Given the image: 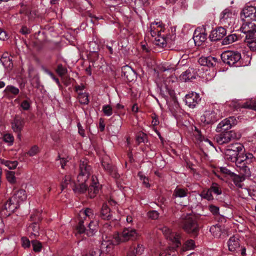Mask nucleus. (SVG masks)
<instances>
[{
	"instance_id": "nucleus-1",
	"label": "nucleus",
	"mask_w": 256,
	"mask_h": 256,
	"mask_svg": "<svg viewBox=\"0 0 256 256\" xmlns=\"http://www.w3.org/2000/svg\"><path fill=\"white\" fill-rule=\"evenodd\" d=\"M92 173V168L88 165L86 160H80L79 168V173L77 176L76 181L72 180L70 174H66L61 184L62 190L65 188H71L75 193H84L88 189L86 184Z\"/></svg>"
},
{
	"instance_id": "nucleus-2",
	"label": "nucleus",
	"mask_w": 256,
	"mask_h": 256,
	"mask_svg": "<svg viewBox=\"0 0 256 256\" xmlns=\"http://www.w3.org/2000/svg\"><path fill=\"white\" fill-rule=\"evenodd\" d=\"M138 234L134 228H126L120 233H117L113 236L103 235L100 244V250L104 252L108 253L112 250L114 246L130 240H135Z\"/></svg>"
},
{
	"instance_id": "nucleus-3",
	"label": "nucleus",
	"mask_w": 256,
	"mask_h": 256,
	"mask_svg": "<svg viewBox=\"0 0 256 256\" xmlns=\"http://www.w3.org/2000/svg\"><path fill=\"white\" fill-rule=\"evenodd\" d=\"M180 226L188 234L196 236L199 227L194 215L192 214H183L179 220Z\"/></svg>"
},
{
	"instance_id": "nucleus-4",
	"label": "nucleus",
	"mask_w": 256,
	"mask_h": 256,
	"mask_svg": "<svg viewBox=\"0 0 256 256\" xmlns=\"http://www.w3.org/2000/svg\"><path fill=\"white\" fill-rule=\"evenodd\" d=\"M27 194L24 190L16 191L4 204V210L7 211L6 215H10L18 208L20 204L26 200Z\"/></svg>"
},
{
	"instance_id": "nucleus-5",
	"label": "nucleus",
	"mask_w": 256,
	"mask_h": 256,
	"mask_svg": "<svg viewBox=\"0 0 256 256\" xmlns=\"http://www.w3.org/2000/svg\"><path fill=\"white\" fill-rule=\"evenodd\" d=\"M160 230L166 238L169 239L173 243L174 246L172 250H170V252L168 250H164L160 252V256H174V254H172V250L180 245V234L178 232H172L171 230L166 226H163L160 228Z\"/></svg>"
},
{
	"instance_id": "nucleus-6",
	"label": "nucleus",
	"mask_w": 256,
	"mask_h": 256,
	"mask_svg": "<svg viewBox=\"0 0 256 256\" xmlns=\"http://www.w3.org/2000/svg\"><path fill=\"white\" fill-rule=\"evenodd\" d=\"M254 157L251 153H246L244 155H238L234 161L236 165L243 171L244 175L249 176H250V168L248 165L250 164L254 160Z\"/></svg>"
},
{
	"instance_id": "nucleus-7",
	"label": "nucleus",
	"mask_w": 256,
	"mask_h": 256,
	"mask_svg": "<svg viewBox=\"0 0 256 256\" xmlns=\"http://www.w3.org/2000/svg\"><path fill=\"white\" fill-rule=\"evenodd\" d=\"M79 216L80 220H90L88 224V230H86V234L90 236H92L95 232L97 228V222H94L92 220L94 218V215L92 209L87 208L82 210L80 212Z\"/></svg>"
},
{
	"instance_id": "nucleus-8",
	"label": "nucleus",
	"mask_w": 256,
	"mask_h": 256,
	"mask_svg": "<svg viewBox=\"0 0 256 256\" xmlns=\"http://www.w3.org/2000/svg\"><path fill=\"white\" fill-rule=\"evenodd\" d=\"M228 250L236 254H241L242 256L246 255V249L244 246H241L240 240L238 236H231L227 242Z\"/></svg>"
},
{
	"instance_id": "nucleus-9",
	"label": "nucleus",
	"mask_w": 256,
	"mask_h": 256,
	"mask_svg": "<svg viewBox=\"0 0 256 256\" xmlns=\"http://www.w3.org/2000/svg\"><path fill=\"white\" fill-rule=\"evenodd\" d=\"M224 132H222L214 137L215 140L219 144L228 143L232 140L238 139L241 136L239 132H236L234 130H225Z\"/></svg>"
},
{
	"instance_id": "nucleus-10",
	"label": "nucleus",
	"mask_w": 256,
	"mask_h": 256,
	"mask_svg": "<svg viewBox=\"0 0 256 256\" xmlns=\"http://www.w3.org/2000/svg\"><path fill=\"white\" fill-rule=\"evenodd\" d=\"M240 30L242 32L246 34V38L248 40L254 39L256 36V20L252 22L245 20Z\"/></svg>"
},
{
	"instance_id": "nucleus-11",
	"label": "nucleus",
	"mask_w": 256,
	"mask_h": 256,
	"mask_svg": "<svg viewBox=\"0 0 256 256\" xmlns=\"http://www.w3.org/2000/svg\"><path fill=\"white\" fill-rule=\"evenodd\" d=\"M222 116V114L218 109L216 110H208L204 112L200 117V121L204 124H210L216 121Z\"/></svg>"
},
{
	"instance_id": "nucleus-12",
	"label": "nucleus",
	"mask_w": 256,
	"mask_h": 256,
	"mask_svg": "<svg viewBox=\"0 0 256 256\" xmlns=\"http://www.w3.org/2000/svg\"><path fill=\"white\" fill-rule=\"evenodd\" d=\"M222 60L230 66H234L241 58V54L238 52H224L221 55Z\"/></svg>"
},
{
	"instance_id": "nucleus-13",
	"label": "nucleus",
	"mask_w": 256,
	"mask_h": 256,
	"mask_svg": "<svg viewBox=\"0 0 256 256\" xmlns=\"http://www.w3.org/2000/svg\"><path fill=\"white\" fill-rule=\"evenodd\" d=\"M237 123L236 118L234 116H230L221 121L218 125L216 130L218 132H222L230 129L232 126Z\"/></svg>"
},
{
	"instance_id": "nucleus-14",
	"label": "nucleus",
	"mask_w": 256,
	"mask_h": 256,
	"mask_svg": "<svg viewBox=\"0 0 256 256\" xmlns=\"http://www.w3.org/2000/svg\"><path fill=\"white\" fill-rule=\"evenodd\" d=\"M193 39L196 46H200L207 39V34L203 28H197L194 34Z\"/></svg>"
},
{
	"instance_id": "nucleus-15",
	"label": "nucleus",
	"mask_w": 256,
	"mask_h": 256,
	"mask_svg": "<svg viewBox=\"0 0 256 256\" xmlns=\"http://www.w3.org/2000/svg\"><path fill=\"white\" fill-rule=\"evenodd\" d=\"M230 106L236 110L240 108H246L256 110V101L250 100L242 102L240 101L234 100L231 102Z\"/></svg>"
},
{
	"instance_id": "nucleus-16",
	"label": "nucleus",
	"mask_w": 256,
	"mask_h": 256,
	"mask_svg": "<svg viewBox=\"0 0 256 256\" xmlns=\"http://www.w3.org/2000/svg\"><path fill=\"white\" fill-rule=\"evenodd\" d=\"M236 17V16L234 13L232 12L228 9H226L221 14L220 21L226 24H227L230 26L234 23Z\"/></svg>"
},
{
	"instance_id": "nucleus-17",
	"label": "nucleus",
	"mask_w": 256,
	"mask_h": 256,
	"mask_svg": "<svg viewBox=\"0 0 256 256\" xmlns=\"http://www.w3.org/2000/svg\"><path fill=\"white\" fill-rule=\"evenodd\" d=\"M200 100L199 94L194 92L189 93L185 96L186 104L190 108H194Z\"/></svg>"
},
{
	"instance_id": "nucleus-18",
	"label": "nucleus",
	"mask_w": 256,
	"mask_h": 256,
	"mask_svg": "<svg viewBox=\"0 0 256 256\" xmlns=\"http://www.w3.org/2000/svg\"><path fill=\"white\" fill-rule=\"evenodd\" d=\"M145 247L142 244H133L127 250L128 256H136L142 255L144 251Z\"/></svg>"
},
{
	"instance_id": "nucleus-19",
	"label": "nucleus",
	"mask_w": 256,
	"mask_h": 256,
	"mask_svg": "<svg viewBox=\"0 0 256 256\" xmlns=\"http://www.w3.org/2000/svg\"><path fill=\"white\" fill-rule=\"evenodd\" d=\"M226 32L224 28L219 27L211 32L210 38L211 40L216 41L223 38L226 35Z\"/></svg>"
},
{
	"instance_id": "nucleus-20",
	"label": "nucleus",
	"mask_w": 256,
	"mask_h": 256,
	"mask_svg": "<svg viewBox=\"0 0 256 256\" xmlns=\"http://www.w3.org/2000/svg\"><path fill=\"white\" fill-rule=\"evenodd\" d=\"M250 18L254 20L256 18V7L248 6L244 8L241 14V18L244 20V18Z\"/></svg>"
},
{
	"instance_id": "nucleus-21",
	"label": "nucleus",
	"mask_w": 256,
	"mask_h": 256,
	"mask_svg": "<svg viewBox=\"0 0 256 256\" xmlns=\"http://www.w3.org/2000/svg\"><path fill=\"white\" fill-rule=\"evenodd\" d=\"M164 28L161 22L152 23L149 27V31L152 37L156 36L157 34L164 32Z\"/></svg>"
},
{
	"instance_id": "nucleus-22",
	"label": "nucleus",
	"mask_w": 256,
	"mask_h": 256,
	"mask_svg": "<svg viewBox=\"0 0 256 256\" xmlns=\"http://www.w3.org/2000/svg\"><path fill=\"white\" fill-rule=\"evenodd\" d=\"M24 124V119L16 116L12 122V128L14 132L20 133L22 130Z\"/></svg>"
},
{
	"instance_id": "nucleus-23",
	"label": "nucleus",
	"mask_w": 256,
	"mask_h": 256,
	"mask_svg": "<svg viewBox=\"0 0 256 256\" xmlns=\"http://www.w3.org/2000/svg\"><path fill=\"white\" fill-rule=\"evenodd\" d=\"M122 72L124 76L129 82L134 80L136 78V72L130 66H128L122 67Z\"/></svg>"
},
{
	"instance_id": "nucleus-24",
	"label": "nucleus",
	"mask_w": 256,
	"mask_h": 256,
	"mask_svg": "<svg viewBox=\"0 0 256 256\" xmlns=\"http://www.w3.org/2000/svg\"><path fill=\"white\" fill-rule=\"evenodd\" d=\"M195 78V74L192 69H188L180 76V80L183 82H189Z\"/></svg>"
},
{
	"instance_id": "nucleus-25",
	"label": "nucleus",
	"mask_w": 256,
	"mask_h": 256,
	"mask_svg": "<svg viewBox=\"0 0 256 256\" xmlns=\"http://www.w3.org/2000/svg\"><path fill=\"white\" fill-rule=\"evenodd\" d=\"M216 62V58L212 56L201 57L198 60V63L203 66L210 67L213 66Z\"/></svg>"
},
{
	"instance_id": "nucleus-26",
	"label": "nucleus",
	"mask_w": 256,
	"mask_h": 256,
	"mask_svg": "<svg viewBox=\"0 0 256 256\" xmlns=\"http://www.w3.org/2000/svg\"><path fill=\"white\" fill-rule=\"evenodd\" d=\"M100 217L106 220H110L112 218V214L106 204H104L100 210Z\"/></svg>"
},
{
	"instance_id": "nucleus-27",
	"label": "nucleus",
	"mask_w": 256,
	"mask_h": 256,
	"mask_svg": "<svg viewBox=\"0 0 256 256\" xmlns=\"http://www.w3.org/2000/svg\"><path fill=\"white\" fill-rule=\"evenodd\" d=\"M102 164L104 168L110 174L112 175L114 178H117L119 176L116 172V169L114 166L111 165L110 164L106 162L102 161Z\"/></svg>"
},
{
	"instance_id": "nucleus-28",
	"label": "nucleus",
	"mask_w": 256,
	"mask_h": 256,
	"mask_svg": "<svg viewBox=\"0 0 256 256\" xmlns=\"http://www.w3.org/2000/svg\"><path fill=\"white\" fill-rule=\"evenodd\" d=\"M230 178L236 186L238 188L242 187V182L245 180V177L244 175L236 174L234 173H233Z\"/></svg>"
},
{
	"instance_id": "nucleus-29",
	"label": "nucleus",
	"mask_w": 256,
	"mask_h": 256,
	"mask_svg": "<svg viewBox=\"0 0 256 256\" xmlns=\"http://www.w3.org/2000/svg\"><path fill=\"white\" fill-rule=\"evenodd\" d=\"M210 231L214 238H218L222 232L223 228L220 224H216L212 226L210 228Z\"/></svg>"
},
{
	"instance_id": "nucleus-30",
	"label": "nucleus",
	"mask_w": 256,
	"mask_h": 256,
	"mask_svg": "<svg viewBox=\"0 0 256 256\" xmlns=\"http://www.w3.org/2000/svg\"><path fill=\"white\" fill-rule=\"evenodd\" d=\"M28 232L30 234V236L36 237L39 235V226L36 222H33L30 224L27 228Z\"/></svg>"
},
{
	"instance_id": "nucleus-31",
	"label": "nucleus",
	"mask_w": 256,
	"mask_h": 256,
	"mask_svg": "<svg viewBox=\"0 0 256 256\" xmlns=\"http://www.w3.org/2000/svg\"><path fill=\"white\" fill-rule=\"evenodd\" d=\"M100 190V186L97 182H94L88 188V196L90 198H93L95 196L96 194Z\"/></svg>"
},
{
	"instance_id": "nucleus-32",
	"label": "nucleus",
	"mask_w": 256,
	"mask_h": 256,
	"mask_svg": "<svg viewBox=\"0 0 256 256\" xmlns=\"http://www.w3.org/2000/svg\"><path fill=\"white\" fill-rule=\"evenodd\" d=\"M238 154L234 150L227 149L225 152V158L232 162H234Z\"/></svg>"
},
{
	"instance_id": "nucleus-33",
	"label": "nucleus",
	"mask_w": 256,
	"mask_h": 256,
	"mask_svg": "<svg viewBox=\"0 0 256 256\" xmlns=\"http://www.w3.org/2000/svg\"><path fill=\"white\" fill-rule=\"evenodd\" d=\"M156 44L160 46H164L166 44V38L164 34H162V32L157 34L156 36H154Z\"/></svg>"
},
{
	"instance_id": "nucleus-34",
	"label": "nucleus",
	"mask_w": 256,
	"mask_h": 256,
	"mask_svg": "<svg viewBox=\"0 0 256 256\" xmlns=\"http://www.w3.org/2000/svg\"><path fill=\"white\" fill-rule=\"evenodd\" d=\"M188 190L180 188H176L174 190L173 196L174 198H184L187 196Z\"/></svg>"
},
{
	"instance_id": "nucleus-35",
	"label": "nucleus",
	"mask_w": 256,
	"mask_h": 256,
	"mask_svg": "<svg viewBox=\"0 0 256 256\" xmlns=\"http://www.w3.org/2000/svg\"><path fill=\"white\" fill-rule=\"evenodd\" d=\"M0 162L7 166L9 169H14L18 164V162L16 160L9 161L4 159H0Z\"/></svg>"
},
{
	"instance_id": "nucleus-36",
	"label": "nucleus",
	"mask_w": 256,
	"mask_h": 256,
	"mask_svg": "<svg viewBox=\"0 0 256 256\" xmlns=\"http://www.w3.org/2000/svg\"><path fill=\"white\" fill-rule=\"evenodd\" d=\"M195 247V243L192 240H188L185 242L182 246V250L186 251L193 250Z\"/></svg>"
},
{
	"instance_id": "nucleus-37",
	"label": "nucleus",
	"mask_w": 256,
	"mask_h": 256,
	"mask_svg": "<svg viewBox=\"0 0 256 256\" xmlns=\"http://www.w3.org/2000/svg\"><path fill=\"white\" fill-rule=\"evenodd\" d=\"M78 98L82 104H87L89 102L88 95L86 92H80L78 94Z\"/></svg>"
},
{
	"instance_id": "nucleus-38",
	"label": "nucleus",
	"mask_w": 256,
	"mask_h": 256,
	"mask_svg": "<svg viewBox=\"0 0 256 256\" xmlns=\"http://www.w3.org/2000/svg\"><path fill=\"white\" fill-rule=\"evenodd\" d=\"M200 196L202 198L206 199L208 200H211L214 199L213 196L212 195V192L210 188L208 190H204L202 192Z\"/></svg>"
},
{
	"instance_id": "nucleus-39",
	"label": "nucleus",
	"mask_w": 256,
	"mask_h": 256,
	"mask_svg": "<svg viewBox=\"0 0 256 256\" xmlns=\"http://www.w3.org/2000/svg\"><path fill=\"white\" fill-rule=\"evenodd\" d=\"M102 112L106 116H110L113 114V110L110 105L104 104L102 106Z\"/></svg>"
},
{
	"instance_id": "nucleus-40",
	"label": "nucleus",
	"mask_w": 256,
	"mask_h": 256,
	"mask_svg": "<svg viewBox=\"0 0 256 256\" xmlns=\"http://www.w3.org/2000/svg\"><path fill=\"white\" fill-rule=\"evenodd\" d=\"M0 60L5 67L10 68L12 66V62L8 56H2Z\"/></svg>"
},
{
	"instance_id": "nucleus-41",
	"label": "nucleus",
	"mask_w": 256,
	"mask_h": 256,
	"mask_svg": "<svg viewBox=\"0 0 256 256\" xmlns=\"http://www.w3.org/2000/svg\"><path fill=\"white\" fill-rule=\"evenodd\" d=\"M210 189L212 190V192H213L214 194L217 195H220L222 194V190L220 186L216 183H212L210 186Z\"/></svg>"
},
{
	"instance_id": "nucleus-42",
	"label": "nucleus",
	"mask_w": 256,
	"mask_h": 256,
	"mask_svg": "<svg viewBox=\"0 0 256 256\" xmlns=\"http://www.w3.org/2000/svg\"><path fill=\"white\" fill-rule=\"evenodd\" d=\"M32 244L33 248V250L35 252H40L41 251L42 244L40 242L36 240H32Z\"/></svg>"
},
{
	"instance_id": "nucleus-43",
	"label": "nucleus",
	"mask_w": 256,
	"mask_h": 256,
	"mask_svg": "<svg viewBox=\"0 0 256 256\" xmlns=\"http://www.w3.org/2000/svg\"><path fill=\"white\" fill-rule=\"evenodd\" d=\"M244 146L240 143H235L232 146L231 148H228L230 150H234L238 154H240V152L242 150Z\"/></svg>"
},
{
	"instance_id": "nucleus-44",
	"label": "nucleus",
	"mask_w": 256,
	"mask_h": 256,
	"mask_svg": "<svg viewBox=\"0 0 256 256\" xmlns=\"http://www.w3.org/2000/svg\"><path fill=\"white\" fill-rule=\"evenodd\" d=\"M6 179L8 182L14 184L16 182L15 174L14 172L8 171L6 172Z\"/></svg>"
},
{
	"instance_id": "nucleus-45",
	"label": "nucleus",
	"mask_w": 256,
	"mask_h": 256,
	"mask_svg": "<svg viewBox=\"0 0 256 256\" xmlns=\"http://www.w3.org/2000/svg\"><path fill=\"white\" fill-rule=\"evenodd\" d=\"M208 210L213 215L217 216L220 214V208L218 206L210 204L208 206Z\"/></svg>"
},
{
	"instance_id": "nucleus-46",
	"label": "nucleus",
	"mask_w": 256,
	"mask_h": 256,
	"mask_svg": "<svg viewBox=\"0 0 256 256\" xmlns=\"http://www.w3.org/2000/svg\"><path fill=\"white\" fill-rule=\"evenodd\" d=\"M5 91L14 95H17L20 92L18 88L12 86H8L5 89Z\"/></svg>"
},
{
	"instance_id": "nucleus-47",
	"label": "nucleus",
	"mask_w": 256,
	"mask_h": 256,
	"mask_svg": "<svg viewBox=\"0 0 256 256\" xmlns=\"http://www.w3.org/2000/svg\"><path fill=\"white\" fill-rule=\"evenodd\" d=\"M3 140L9 145H12L13 144L14 138L12 134H6L3 136Z\"/></svg>"
},
{
	"instance_id": "nucleus-48",
	"label": "nucleus",
	"mask_w": 256,
	"mask_h": 256,
	"mask_svg": "<svg viewBox=\"0 0 256 256\" xmlns=\"http://www.w3.org/2000/svg\"><path fill=\"white\" fill-rule=\"evenodd\" d=\"M56 72L60 76H62L67 72V69L60 64L58 65Z\"/></svg>"
},
{
	"instance_id": "nucleus-49",
	"label": "nucleus",
	"mask_w": 256,
	"mask_h": 256,
	"mask_svg": "<svg viewBox=\"0 0 256 256\" xmlns=\"http://www.w3.org/2000/svg\"><path fill=\"white\" fill-rule=\"evenodd\" d=\"M84 221L83 220H80L79 224L77 226V230H78V232L80 234L84 233L85 232L86 233L87 229L86 230V228L84 226ZM88 229L89 228H88Z\"/></svg>"
},
{
	"instance_id": "nucleus-50",
	"label": "nucleus",
	"mask_w": 256,
	"mask_h": 256,
	"mask_svg": "<svg viewBox=\"0 0 256 256\" xmlns=\"http://www.w3.org/2000/svg\"><path fill=\"white\" fill-rule=\"evenodd\" d=\"M138 176L140 180L142 181V184L146 187L148 188L150 186L148 178L142 172H139Z\"/></svg>"
},
{
	"instance_id": "nucleus-51",
	"label": "nucleus",
	"mask_w": 256,
	"mask_h": 256,
	"mask_svg": "<svg viewBox=\"0 0 256 256\" xmlns=\"http://www.w3.org/2000/svg\"><path fill=\"white\" fill-rule=\"evenodd\" d=\"M39 150L38 147L36 146H34L31 148L30 150L28 152V154L30 156H35L38 152Z\"/></svg>"
},
{
	"instance_id": "nucleus-52",
	"label": "nucleus",
	"mask_w": 256,
	"mask_h": 256,
	"mask_svg": "<svg viewBox=\"0 0 256 256\" xmlns=\"http://www.w3.org/2000/svg\"><path fill=\"white\" fill-rule=\"evenodd\" d=\"M148 216L152 220H156L159 217V213L156 210H151L148 213Z\"/></svg>"
},
{
	"instance_id": "nucleus-53",
	"label": "nucleus",
	"mask_w": 256,
	"mask_h": 256,
	"mask_svg": "<svg viewBox=\"0 0 256 256\" xmlns=\"http://www.w3.org/2000/svg\"><path fill=\"white\" fill-rule=\"evenodd\" d=\"M249 44L250 48L252 50L256 51V36L254 38V39H250L248 41Z\"/></svg>"
},
{
	"instance_id": "nucleus-54",
	"label": "nucleus",
	"mask_w": 256,
	"mask_h": 256,
	"mask_svg": "<svg viewBox=\"0 0 256 256\" xmlns=\"http://www.w3.org/2000/svg\"><path fill=\"white\" fill-rule=\"evenodd\" d=\"M44 70L46 74H48L56 82L58 86H60V82L58 79L56 78L52 72L46 68H44Z\"/></svg>"
},
{
	"instance_id": "nucleus-55",
	"label": "nucleus",
	"mask_w": 256,
	"mask_h": 256,
	"mask_svg": "<svg viewBox=\"0 0 256 256\" xmlns=\"http://www.w3.org/2000/svg\"><path fill=\"white\" fill-rule=\"evenodd\" d=\"M22 246L24 248H29L30 245V242L29 240L26 238V237H22Z\"/></svg>"
},
{
	"instance_id": "nucleus-56",
	"label": "nucleus",
	"mask_w": 256,
	"mask_h": 256,
	"mask_svg": "<svg viewBox=\"0 0 256 256\" xmlns=\"http://www.w3.org/2000/svg\"><path fill=\"white\" fill-rule=\"evenodd\" d=\"M30 103L28 100H24L20 104L21 108L25 110H28L30 108Z\"/></svg>"
},
{
	"instance_id": "nucleus-57",
	"label": "nucleus",
	"mask_w": 256,
	"mask_h": 256,
	"mask_svg": "<svg viewBox=\"0 0 256 256\" xmlns=\"http://www.w3.org/2000/svg\"><path fill=\"white\" fill-rule=\"evenodd\" d=\"M236 36L234 34L228 36L224 40H227L228 44H230L236 41Z\"/></svg>"
},
{
	"instance_id": "nucleus-58",
	"label": "nucleus",
	"mask_w": 256,
	"mask_h": 256,
	"mask_svg": "<svg viewBox=\"0 0 256 256\" xmlns=\"http://www.w3.org/2000/svg\"><path fill=\"white\" fill-rule=\"evenodd\" d=\"M220 171L222 174H225L227 176H230V178L231 177V176H232V174L234 173L224 167H221L220 168Z\"/></svg>"
},
{
	"instance_id": "nucleus-59",
	"label": "nucleus",
	"mask_w": 256,
	"mask_h": 256,
	"mask_svg": "<svg viewBox=\"0 0 256 256\" xmlns=\"http://www.w3.org/2000/svg\"><path fill=\"white\" fill-rule=\"evenodd\" d=\"M164 88L166 89V91L164 90H162V92L164 93V94H168L170 96H172L174 95V92L172 90L168 88L167 86H165Z\"/></svg>"
},
{
	"instance_id": "nucleus-60",
	"label": "nucleus",
	"mask_w": 256,
	"mask_h": 256,
	"mask_svg": "<svg viewBox=\"0 0 256 256\" xmlns=\"http://www.w3.org/2000/svg\"><path fill=\"white\" fill-rule=\"evenodd\" d=\"M146 139V136L144 134H140L136 138V140L138 142H139V143L144 142Z\"/></svg>"
},
{
	"instance_id": "nucleus-61",
	"label": "nucleus",
	"mask_w": 256,
	"mask_h": 256,
	"mask_svg": "<svg viewBox=\"0 0 256 256\" xmlns=\"http://www.w3.org/2000/svg\"><path fill=\"white\" fill-rule=\"evenodd\" d=\"M152 126H156L158 125L159 124V121L158 120V116L155 114H154L152 116Z\"/></svg>"
},
{
	"instance_id": "nucleus-62",
	"label": "nucleus",
	"mask_w": 256,
	"mask_h": 256,
	"mask_svg": "<svg viewBox=\"0 0 256 256\" xmlns=\"http://www.w3.org/2000/svg\"><path fill=\"white\" fill-rule=\"evenodd\" d=\"M8 38V35L6 32L0 28V40H4Z\"/></svg>"
},
{
	"instance_id": "nucleus-63",
	"label": "nucleus",
	"mask_w": 256,
	"mask_h": 256,
	"mask_svg": "<svg viewBox=\"0 0 256 256\" xmlns=\"http://www.w3.org/2000/svg\"><path fill=\"white\" fill-rule=\"evenodd\" d=\"M76 91L78 94L80 92H82L83 90L84 89V84H81L79 86H76L75 87Z\"/></svg>"
},
{
	"instance_id": "nucleus-64",
	"label": "nucleus",
	"mask_w": 256,
	"mask_h": 256,
	"mask_svg": "<svg viewBox=\"0 0 256 256\" xmlns=\"http://www.w3.org/2000/svg\"><path fill=\"white\" fill-rule=\"evenodd\" d=\"M20 32L23 34H27L30 32V30L26 27L23 26Z\"/></svg>"
}]
</instances>
